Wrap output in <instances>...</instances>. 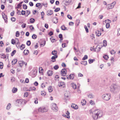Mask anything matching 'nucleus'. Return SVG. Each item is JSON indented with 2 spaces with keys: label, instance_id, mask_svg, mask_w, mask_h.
<instances>
[{
  "label": "nucleus",
  "instance_id": "7",
  "mask_svg": "<svg viewBox=\"0 0 120 120\" xmlns=\"http://www.w3.org/2000/svg\"><path fill=\"white\" fill-rule=\"evenodd\" d=\"M38 111L41 113H44L47 111L48 110L44 107L40 108L38 109Z\"/></svg>",
  "mask_w": 120,
  "mask_h": 120
},
{
  "label": "nucleus",
  "instance_id": "40",
  "mask_svg": "<svg viewBox=\"0 0 120 120\" xmlns=\"http://www.w3.org/2000/svg\"><path fill=\"white\" fill-rule=\"evenodd\" d=\"M59 68V66L57 65H56L54 66L53 67L54 68L55 70Z\"/></svg>",
  "mask_w": 120,
  "mask_h": 120
},
{
  "label": "nucleus",
  "instance_id": "12",
  "mask_svg": "<svg viewBox=\"0 0 120 120\" xmlns=\"http://www.w3.org/2000/svg\"><path fill=\"white\" fill-rule=\"evenodd\" d=\"M57 55H55L52 56L51 58V59L53 60H52V61L53 62L55 61L56 60V58H57Z\"/></svg>",
  "mask_w": 120,
  "mask_h": 120
},
{
  "label": "nucleus",
  "instance_id": "63",
  "mask_svg": "<svg viewBox=\"0 0 120 120\" xmlns=\"http://www.w3.org/2000/svg\"><path fill=\"white\" fill-rule=\"evenodd\" d=\"M67 17L70 19H72V17L69 15H67Z\"/></svg>",
  "mask_w": 120,
  "mask_h": 120
},
{
  "label": "nucleus",
  "instance_id": "28",
  "mask_svg": "<svg viewBox=\"0 0 120 120\" xmlns=\"http://www.w3.org/2000/svg\"><path fill=\"white\" fill-rule=\"evenodd\" d=\"M66 28L64 26V25H63L61 27V28L63 30H66Z\"/></svg>",
  "mask_w": 120,
  "mask_h": 120
},
{
  "label": "nucleus",
  "instance_id": "33",
  "mask_svg": "<svg viewBox=\"0 0 120 120\" xmlns=\"http://www.w3.org/2000/svg\"><path fill=\"white\" fill-rule=\"evenodd\" d=\"M16 51L15 50H14L11 53V56H13L16 53Z\"/></svg>",
  "mask_w": 120,
  "mask_h": 120
},
{
  "label": "nucleus",
  "instance_id": "23",
  "mask_svg": "<svg viewBox=\"0 0 120 120\" xmlns=\"http://www.w3.org/2000/svg\"><path fill=\"white\" fill-rule=\"evenodd\" d=\"M81 64L85 66L87 64V62L86 61H82L81 62Z\"/></svg>",
  "mask_w": 120,
  "mask_h": 120
},
{
  "label": "nucleus",
  "instance_id": "20",
  "mask_svg": "<svg viewBox=\"0 0 120 120\" xmlns=\"http://www.w3.org/2000/svg\"><path fill=\"white\" fill-rule=\"evenodd\" d=\"M17 88L14 87L13 88L12 90V91L13 93H15L17 91Z\"/></svg>",
  "mask_w": 120,
  "mask_h": 120
},
{
  "label": "nucleus",
  "instance_id": "62",
  "mask_svg": "<svg viewBox=\"0 0 120 120\" xmlns=\"http://www.w3.org/2000/svg\"><path fill=\"white\" fill-rule=\"evenodd\" d=\"M90 104H91V105H93V104H94V102L92 100H91L90 101Z\"/></svg>",
  "mask_w": 120,
  "mask_h": 120
},
{
  "label": "nucleus",
  "instance_id": "16",
  "mask_svg": "<svg viewBox=\"0 0 120 120\" xmlns=\"http://www.w3.org/2000/svg\"><path fill=\"white\" fill-rule=\"evenodd\" d=\"M87 96L89 98H93L94 97V95L91 93L89 94V95H87Z\"/></svg>",
  "mask_w": 120,
  "mask_h": 120
},
{
  "label": "nucleus",
  "instance_id": "22",
  "mask_svg": "<svg viewBox=\"0 0 120 120\" xmlns=\"http://www.w3.org/2000/svg\"><path fill=\"white\" fill-rule=\"evenodd\" d=\"M71 86L74 89H75L76 88V84L74 83H73L71 84Z\"/></svg>",
  "mask_w": 120,
  "mask_h": 120
},
{
  "label": "nucleus",
  "instance_id": "49",
  "mask_svg": "<svg viewBox=\"0 0 120 120\" xmlns=\"http://www.w3.org/2000/svg\"><path fill=\"white\" fill-rule=\"evenodd\" d=\"M82 103H83L82 104V105H85L86 103V101L85 100H83V101H82Z\"/></svg>",
  "mask_w": 120,
  "mask_h": 120
},
{
  "label": "nucleus",
  "instance_id": "13",
  "mask_svg": "<svg viewBox=\"0 0 120 120\" xmlns=\"http://www.w3.org/2000/svg\"><path fill=\"white\" fill-rule=\"evenodd\" d=\"M101 48L99 45H97L96 48L95 49L94 51L95 52H98L100 50Z\"/></svg>",
  "mask_w": 120,
  "mask_h": 120
},
{
  "label": "nucleus",
  "instance_id": "29",
  "mask_svg": "<svg viewBox=\"0 0 120 120\" xmlns=\"http://www.w3.org/2000/svg\"><path fill=\"white\" fill-rule=\"evenodd\" d=\"M11 49V48L10 47L7 48L6 49V52L7 53L9 52H10L9 50H10ZM10 51H11V50H10Z\"/></svg>",
  "mask_w": 120,
  "mask_h": 120
},
{
  "label": "nucleus",
  "instance_id": "45",
  "mask_svg": "<svg viewBox=\"0 0 120 120\" xmlns=\"http://www.w3.org/2000/svg\"><path fill=\"white\" fill-rule=\"evenodd\" d=\"M19 32L18 31H17L16 33V36L17 37H18L19 35Z\"/></svg>",
  "mask_w": 120,
  "mask_h": 120
},
{
  "label": "nucleus",
  "instance_id": "10",
  "mask_svg": "<svg viewBox=\"0 0 120 120\" xmlns=\"http://www.w3.org/2000/svg\"><path fill=\"white\" fill-rule=\"evenodd\" d=\"M4 15L3 14L2 15L3 18L4 19L5 21V22L6 23H7V16L4 13Z\"/></svg>",
  "mask_w": 120,
  "mask_h": 120
},
{
  "label": "nucleus",
  "instance_id": "35",
  "mask_svg": "<svg viewBox=\"0 0 120 120\" xmlns=\"http://www.w3.org/2000/svg\"><path fill=\"white\" fill-rule=\"evenodd\" d=\"M37 36L35 34H33L32 36V38L34 39H36L37 38Z\"/></svg>",
  "mask_w": 120,
  "mask_h": 120
},
{
  "label": "nucleus",
  "instance_id": "26",
  "mask_svg": "<svg viewBox=\"0 0 120 120\" xmlns=\"http://www.w3.org/2000/svg\"><path fill=\"white\" fill-rule=\"evenodd\" d=\"M48 90L49 92H51L52 91V88L51 86H49L48 88Z\"/></svg>",
  "mask_w": 120,
  "mask_h": 120
},
{
  "label": "nucleus",
  "instance_id": "39",
  "mask_svg": "<svg viewBox=\"0 0 120 120\" xmlns=\"http://www.w3.org/2000/svg\"><path fill=\"white\" fill-rule=\"evenodd\" d=\"M20 44L19 42H18L16 44V46L18 48H19L20 47Z\"/></svg>",
  "mask_w": 120,
  "mask_h": 120
},
{
  "label": "nucleus",
  "instance_id": "41",
  "mask_svg": "<svg viewBox=\"0 0 120 120\" xmlns=\"http://www.w3.org/2000/svg\"><path fill=\"white\" fill-rule=\"evenodd\" d=\"M103 46H105L107 45V42L106 40H104L103 43Z\"/></svg>",
  "mask_w": 120,
  "mask_h": 120
},
{
  "label": "nucleus",
  "instance_id": "64",
  "mask_svg": "<svg viewBox=\"0 0 120 120\" xmlns=\"http://www.w3.org/2000/svg\"><path fill=\"white\" fill-rule=\"evenodd\" d=\"M30 28L31 30H32L34 29V27L32 25H30Z\"/></svg>",
  "mask_w": 120,
  "mask_h": 120
},
{
  "label": "nucleus",
  "instance_id": "3",
  "mask_svg": "<svg viewBox=\"0 0 120 120\" xmlns=\"http://www.w3.org/2000/svg\"><path fill=\"white\" fill-rule=\"evenodd\" d=\"M111 98V95L110 94H105L102 96V98L104 100L108 101Z\"/></svg>",
  "mask_w": 120,
  "mask_h": 120
},
{
  "label": "nucleus",
  "instance_id": "32",
  "mask_svg": "<svg viewBox=\"0 0 120 120\" xmlns=\"http://www.w3.org/2000/svg\"><path fill=\"white\" fill-rule=\"evenodd\" d=\"M64 82H60V83L59 84V87L60 86H62L63 85H64Z\"/></svg>",
  "mask_w": 120,
  "mask_h": 120
},
{
  "label": "nucleus",
  "instance_id": "18",
  "mask_svg": "<svg viewBox=\"0 0 120 120\" xmlns=\"http://www.w3.org/2000/svg\"><path fill=\"white\" fill-rule=\"evenodd\" d=\"M23 53L25 55H27L29 53V51L27 49L25 50L23 52Z\"/></svg>",
  "mask_w": 120,
  "mask_h": 120
},
{
  "label": "nucleus",
  "instance_id": "14",
  "mask_svg": "<svg viewBox=\"0 0 120 120\" xmlns=\"http://www.w3.org/2000/svg\"><path fill=\"white\" fill-rule=\"evenodd\" d=\"M58 19L57 18H54L52 20V21L53 23H56L58 22Z\"/></svg>",
  "mask_w": 120,
  "mask_h": 120
},
{
  "label": "nucleus",
  "instance_id": "53",
  "mask_svg": "<svg viewBox=\"0 0 120 120\" xmlns=\"http://www.w3.org/2000/svg\"><path fill=\"white\" fill-rule=\"evenodd\" d=\"M52 37H51V38H50V39L51 40V41L52 42H54V40H55V41H56V40L55 39H54V38H52Z\"/></svg>",
  "mask_w": 120,
  "mask_h": 120
},
{
  "label": "nucleus",
  "instance_id": "56",
  "mask_svg": "<svg viewBox=\"0 0 120 120\" xmlns=\"http://www.w3.org/2000/svg\"><path fill=\"white\" fill-rule=\"evenodd\" d=\"M110 53L111 54H113L115 53V52L113 50H112L111 51Z\"/></svg>",
  "mask_w": 120,
  "mask_h": 120
},
{
  "label": "nucleus",
  "instance_id": "1",
  "mask_svg": "<svg viewBox=\"0 0 120 120\" xmlns=\"http://www.w3.org/2000/svg\"><path fill=\"white\" fill-rule=\"evenodd\" d=\"M90 114H92V117L94 120L102 117L103 115L102 112L99 109H96L93 112L90 110Z\"/></svg>",
  "mask_w": 120,
  "mask_h": 120
},
{
  "label": "nucleus",
  "instance_id": "30",
  "mask_svg": "<svg viewBox=\"0 0 120 120\" xmlns=\"http://www.w3.org/2000/svg\"><path fill=\"white\" fill-rule=\"evenodd\" d=\"M11 105L10 103H9L7 105L6 107V109L9 110L10 109Z\"/></svg>",
  "mask_w": 120,
  "mask_h": 120
},
{
  "label": "nucleus",
  "instance_id": "31",
  "mask_svg": "<svg viewBox=\"0 0 120 120\" xmlns=\"http://www.w3.org/2000/svg\"><path fill=\"white\" fill-rule=\"evenodd\" d=\"M57 53V52L55 50H54L52 52V55H56V54Z\"/></svg>",
  "mask_w": 120,
  "mask_h": 120
},
{
  "label": "nucleus",
  "instance_id": "15",
  "mask_svg": "<svg viewBox=\"0 0 120 120\" xmlns=\"http://www.w3.org/2000/svg\"><path fill=\"white\" fill-rule=\"evenodd\" d=\"M53 71L51 70L47 72V74L49 76H51L53 74Z\"/></svg>",
  "mask_w": 120,
  "mask_h": 120
},
{
  "label": "nucleus",
  "instance_id": "54",
  "mask_svg": "<svg viewBox=\"0 0 120 120\" xmlns=\"http://www.w3.org/2000/svg\"><path fill=\"white\" fill-rule=\"evenodd\" d=\"M60 9L59 8H56L54 10V11L55 12H57L59 11Z\"/></svg>",
  "mask_w": 120,
  "mask_h": 120
},
{
  "label": "nucleus",
  "instance_id": "38",
  "mask_svg": "<svg viewBox=\"0 0 120 120\" xmlns=\"http://www.w3.org/2000/svg\"><path fill=\"white\" fill-rule=\"evenodd\" d=\"M84 28L86 30V32L87 33H88L89 32L88 30V29L87 26L86 25L84 26Z\"/></svg>",
  "mask_w": 120,
  "mask_h": 120
},
{
  "label": "nucleus",
  "instance_id": "61",
  "mask_svg": "<svg viewBox=\"0 0 120 120\" xmlns=\"http://www.w3.org/2000/svg\"><path fill=\"white\" fill-rule=\"evenodd\" d=\"M69 25L71 26H72L74 24V23L73 22H69Z\"/></svg>",
  "mask_w": 120,
  "mask_h": 120
},
{
  "label": "nucleus",
  "instance_id": "55",
  "mask_svg": "<svg viewBox=\"0 0 120 120\" xmlns=\"http://www.w3.org/2000/svg\"><path fill=\"white\" fill-rule=\"evenodd\" d=\"M19 64L20 67H22L23 66L22 61L21 62H19Z\"/></svg>",
  "mask_w": 120,
  "mask_h": 120
},
{
  "label": "nucleus",
  "instance_id": "37",
  "mask_svg": "<svg viewBox=\"0 0 120 120\" xmlns=\"http://www.w3.org/2000/svg\"><path fill=\"white\" fill-rule=\"evenodd\" d=\"M42 43H43L41 44V46H43L45 45L46 43V41H43L42 42Z\"/></svg>",
  "mask_w": 120,
  "mask_h": 120
},
{
  "label": "nucleus",
  "instance_id": "2",
  "mask_svg": "<svg viewBox=\"0 0 120 120\" xmlns=\"http://www.w3.org/2000/svg\"><path fill=\"white\" fill-rule=\"evenodd\" d=\"M120 90V87L116 84H112L110 89V91L113 93H116L119 92Z\"/></svg>",
  "mask_w": 120,
  "mask_h": 120
},
{
  "label": "nucleus",
  "instance_id": "48",
  "mask_svg": "<svg viewBox=\"0 0 120 120\" xmlns=\"http://www.w3.org/2000/svg\"><path fill=\"white\" fill-rule=\"evenodd\" d=\"M72 2V0H66V2L67 3H71Z\"/></svg>",
  "mask_w": 120,
  "mask_h": 120
},
{
  "label": "nucleus",
  "instance_id": "11",
  "mask_svg": "<svg viewBox=\"0 0 120 120\" xmlns=\"http://www.w3.org/2000/svg\"><path fill=\"white\" fill-rule=\"evenodd\" d=\"M71 107L75 109H77L78 108V106L75 104H72L71 106Z\"/></svg>",
  "mask_w": 120,
  "mask_h": 120
},
{
  "label": "nucleus",
  "instance_id": "60",
  "mask_svg": "<svg viewBox=\"0 0 120 120\" xmlns=\"http://www.w3.org/2000/svg\"><path fill=\"white\" fill-rule=\"evenodd\" d=\"M53 34V32L52 31H50L48 35H49L50 36H51Z\"/></svg>",
  "mask_w": 120,
  "mask_h": 120
},
{
  "label": "nucleus",
  "instance_id": "58",
  "mask_svg": "<svg viewBox=\"0 0 120 120\" xmlns=\"http://www.w3.org/2000/svg\"><path fill=\"white\" fill-rule=\"evenodd\" d=\"M15 41L14 40V39H12L11 40V43L13 45L15 44Z\"/></svg>",
  "mask_w": 120,
  "mask_h": 120
},
{
  "label": "nucleus",
  "instance_id": "4",
  "mask_svg": "<svg viewBox=\"0 0 120 120\" xmlns=\"http://www.w3.org/2000/svg\"><path fill=\"white\" fill-rule=\"evenodd\" d=\"M116 4V2L114 1L112 4H108L107 5V7L108 8V9H109L112 8Z\"/></svg>",
  "mask_w": 120,
  "mask_h": 120
},
{
  "label": "nucleus",
  "instance_id": "51",
  "mask_svg": "<svg viewBox=\"0 0 120 120\" xmlns=\"http://www.w3.org/2000/svg\"><path fill=\"white\" fill-rule=\"evenodd\" d=\"M110 26V24L108 22V23L106 24V27L107 28H109Z\"/></svg>",
  "mask_w": 120,
  "mask_h": 120
},
{
  "label": "nucleus",
  "instance_id": "36",
  "mask_svg": "<svg viewBox=\"0 0 120 120\" xmlns=\"http://www.w3.org/2000/svg\"><path fill=\"white\" fill-rule=\"evenodd\" d=\"M88 58V56L87 55H85L84 57L82 59V60H85L87 59Z\"/></svg>",
  "mask_w": 120,
  "mask_h": 120
},
{
  "label": "nucleus",
  "instance_id": "44",
  "mask_svg": "<svg viewBox=\"0 0 120 120\" xmlns=\"http://www.w3.org/2000/svg\"><path fill=\"white\" fill-rule=\"evenodd\" d=\"M3 66V63L2 62H0V68L1 69H2Z\"/></svg>",
  "mask_w": 120,
  "mask_h": 120
},
{
  "label": "nucleus",
  "instance_id": "34",
  "mask_svg": "<svg viewBox=\"0 0 120 120\" xmlns=\"http://www.w3.org/2000/svg\"><path fill=\"white\" fill-rule=\"evenodd\" d=\"M64 96L65 97V98L67 99V98H69L70 97V96H69V95L67 94V93H65L64 94Z\"/></svg>",
  "mask_w": 120,
  "mask_h": 120
},
{
  "label": "nucleus",
  "instance_id": "5",
  "mask_svg": "<svg viewBox=\"0 0 120 120\" xmlns=\"http://www.w3.org/2000/svg\"><path fill=\"white\" fill-rule=\"evenodd\" d=\"M51 106V108L52 110L54 111H57L58 110V107L56 106V105L55 103H52Z\"/></svg>",
  "mask_w": 120,
  "mask_h": 120
},
{
  "label": "nucleus",
  "instance_id": "47",
  "mask_svg": "<svg viewBox=\"0 0 120 120\" xmlns=\"http://www.w3.org/2000/svg\"><path fill=\"white\" fill-rule=\"evenodd\" d=\"M26 23H23L22 24L21 26L23 28H24L26 27Z\"/></svg>",
  "mask_w": 120,
  "mask_h": 120
},
{
  "label": "nucleus",
  "instance_id": "8",
  "mask_svg": "<svg viewBox=\"0 0 120 120\" xmlns=\"http://www.w3.org/2000/svg\"><path fill=\"white\" fill-rule=\"evenodd\" d=\"M23 102V100L22 99H18L16 101V104L17 105L19 106L22 104Z\"/></svg>",
  "mask_w": 120,
  "mask_h": 120
},
{
  "label": "nucleus",
  "instance_id": "21",
  "mask_svg": "<svg viewBox=\"0 0 120 120\" xmlns=\"http://www.w3.org/2000/svg\"><path fill=\"white\" fill-rule=\"evenodd\" d=\"M74 74H70L69 75V77L70 79H73L74 77Z\"/></svg>",
  "mask_w": 120,
  "mask_h": 120
},
{
  "label": "nucleus",
  "instance_id": "24",
  "mask_svg": "<svg viewBox=\"0 0 120 120\" xmlns=\"http://www.w3.org/2000/svg\"><path fill=\"white\" fill-rule=\"evenodd\" d=\"M48 11L49 12L48 13L47 15H52L53 14L52 11L51 10H50Z\"/></svg>",
  "mask_w": 120,
  "mask_h": 120
},
{
  "label": "nucleus",
  "instance_id": "59",
  "mask_svg": "<svg viewBox=\"0 0 120 120\" xmlns=\"http://www.w3.org/2000/svg\"><path fill=\"white\" fill-rule=\"evenodd\" d=\"M41 4L39 3H37L36 5V7H38L39 6H40V5Z\"/></svg>",
  "mask_w": 120,
  "mask_h": 120
},
{
  "label": "nucleus",
  "instance_id": "9",
  "mask_svg": "<svg viewBox=\"0 0 120 120\" xmlns=\"http://www.w3.org/2000/svg\"><path fill=\"white\" fill-rule=\"evenodd\" d=\"M66 70L65 69H62L61 71V74L63 76H65L66 74Z\"/></svg>",
  "mask_w": 120,
  "mask_h": 120
},
{
  "label": "nucleus",
  "instance_id": "43",
  "mask_svg": "<svg viewBox=\"0 0 120 120\" xmlns=\"http://www.w3.org/2000/svg\"><path fill=\"white\" fill-rule=\"evenodd\" d=\"M66 114H67V115L68 116L67 117V118H70V116H69L70 113L68 111H67V112L66 113Z\"/></svg>",
  "mask_w": 120,
  "mask_h": 120
},
{
  "label": "nucleus",
  "instance_id": "27",
  "mask_svg": "<svg viewBox=\"0 0 120 120\" xmlns=\"http://www.w3.org/2000/svg\"><path fill=\"white\" fill-rule=\"evenodd\" d=\"M25 46L24 45L22 44L20 47V48L21 50H23L25 48Z\"/></svg>",
  "mask_w": 120,
  "mask_h": 120
},
{
  "label": "nucleus",
  "instance_id": "46",
  "mask_svg": "<svg viewBox=\"0 0 120 120\" xmlns=\"http://www.w3.org/2000/svg\"><path fill=\"white\" fill-rule=\"evenodd\" d=\"M30 22L32 23H33L35 21L34 19L32 18L31 19H30Z\"/></svg>",
  "mask_w": 120,
  "mask_h": 120
},
{
  "label": "nucleus",
  "instance_id": "17",
  "mask_svg": "<svg viewBox=\"0 0 120 120\" xmlns=\"http://www.w3.org/2000/svg\"><path fill=\"white\" fill-rule=\"evenodd\" d=\"M96 33L97 36H99L101 35V33L100 31H99L98 30H97L96 31Z\"/></svg>",
  "mask_w": 120,
  "mask_h": 120
},
{
  "label": "nucleus",
  "instance_id": "50",
  "mask_svg": "<svg viewBox=\"0 0 120 120\" xmlns=\"http://www.w3.org/2000/svg\"><path fill=\"white\" fill-rule=\"evenodd\" d=\"M23 8L26 9H27V6L25 4H23Z\"/></svg>",
  "mask_w": 120,
  "mask_h": 120
},
{
  "label": "nucleus",
  "instance_id": "42",
  "mask_svg": "<svg viewBox=\"0 0 120 120\" xmlns=\"http://www.w3.org/2000/svg\"><path fill=\"white\" fill-rule=\"evenodd\" d=\"M31 44V42L30 41H28L26 42V44L27 45L29 46Z\"/></svg>",
  "mask_w": 120,
  "mask_h": 120
},
{
  "label": "nucleus",
  "instance_id": "6",
  "mask_svg": "<svg viewBox=\"0 0 120 120\" xmlns=\"http://www.w3.org/2000/svg\"><path fill=\"white\" fill-rule=\"evenodd\" d=\"M38 111L41 113H44L47 111L48 110L44 107L40 108L38 109Z\"/></svg>",
  "mask_w": 120,
  "mask_h": 120
},
{
  "label": "nucleus",
  "instance_id": "52",
  "mask_svg": "<svg viewBox=\"0 0 120 120\" xmlns=\"http://www.w3.org/2000/svg\"><path fill=\"white\" fill-rule=\"evenodd\" d=\"M23 2V1H22L18 5H17L18 6L20 7V8L22 6V3Z\"/></svg>",
  "mask_w": 120,
  "mask_h": 120
},
{
  "label": "nucleus",
  "instance_id": "25",
  "mask_svg": "<svg viewBox=\"0 0 120 120\" xmlns=\"http://www.w3.org/2000/svg\"><path fill=\"white\" fill-rule=\"evenodd\" d=\"M103 57L104 59L106 60H108L109 58L108 56L106 55H104Z\"/></svg>",
  "mask_w": 120,
  "mask_h": 120
},
{
  "label": "nucleus",
  "instance_id": "57",
  "mask_svg": "<svg viewBox=\"0 0 120 120\" xmlns=\"http://www.w3.org/2000/svg\"><path fill=\"white\" fill-rule=\"evenodd\" d=\"M34 100L35 101H34V103L36 104H37L38 103V99L37 98H35Z\"/></svg>",
  "mask_w": 120,
  "mask_h": 120
},
{
  "label": "nucleus",
  "instance_id": "19",
  "mask_svg": "<svg viewBox=\"0 0 120 120\" xmlns=\"http://www.w3.org/2000/svg\"><path fill=\"white\" fill-rule=\"evenodd\" d=\"M17 61V60L16 59H14L12 61V65H13L15 64L16 63Z\"/></svg>",
  "mask_w": 120,
  "mask_h": 120
}]
</instances>
